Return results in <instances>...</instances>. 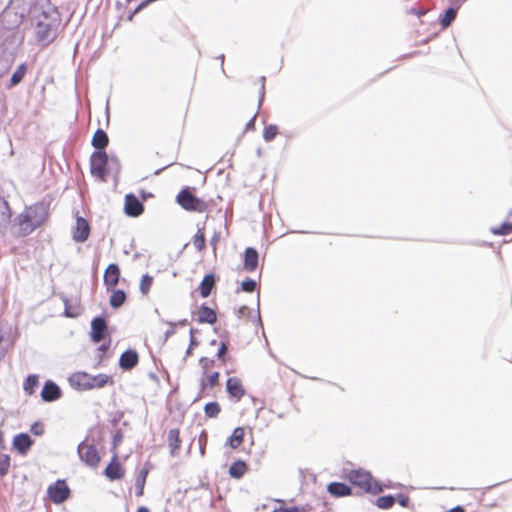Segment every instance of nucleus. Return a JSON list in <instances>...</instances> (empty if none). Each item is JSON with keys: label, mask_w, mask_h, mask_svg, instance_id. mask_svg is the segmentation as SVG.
Returning a JSON list of instances; mask_svg holds the SVG:
<instances>
[{"label": "nucleus", "mask_w": 512, "mask_h": 512, "mask_svg": "<svg viewBox=\"0 0 512 512\" xmlns=\"http://www.w3.org/2000/svg\"><path fill=\"white\" fill-rule=\"evenodd\" d=\"M61 15L56 6L49 11H42L35 24V39L43 47L50 45L57 37Z\"/></svg>", "instance_id": "f257e3e1"}, {"label": "nucleus", "mask_w": 512, "mask_h": 512, "mask_svg": "<svg viewBox=\"0 0 512 512\" xmlns=\"http://www.w3.org/2000/svg\"><path fill=\"white\" fill-rule=\"evenodd\" d=\"M68 382L70 386L77 391H88L92 389H100L106 385H113L114 380L111 375L99 373L97 375H90L85 371L72 373Z\"/></svg>", "instance_id": "f03ea898"}, {"label": "nucleus", "mask_w": 512, "mask_h": 512, "mask_svg": "<svg viewBox=\"0 0 512 512\" xmlns=\"http://www.w3.org/2000/svg\"><path fill=\"white\" fill-rule=\"evenodd\" d=\"M192 187H183L176 195L177 204L189 212L203 213L208 209L207 203L193 193Z\"/></svg>", "instance_id": "7ed1b4c3"}, {"label": "nucleus", "mask_w": 512, "mask_h": 512, "mask_svg": "<svg viewBox=\"0 0 512 512\" xmlns=\"http://www.w3.org/2000/svg\"><path fill=\"white\" fill-rule=\"evenodd\" d=\"M110 156L111 153L107 151H93L90 155V173L102 182H106L110 175Z\"/></svg>", "instance_id": "20e7f679"}, {"label": "nucleus", "mask_w": 512, "mask_h": 512, "mask_svg": "<svg viewBox=\"0 0 512 512\" xmlns=\"http://www.w3.org/2000/svg\"><path fill=\"white\" fill-rule=\"evenodd\" d=\"M27 17L22 15L10 5H6L0 13V24L2 31L19 30V27Z\"/></svg>", "instance_id": "39448f33"}, {"label": "nucleus", "mask_w": 512, "mask_h": 512, "mask_svg": "<svg viewBox=\"0 0 512 512\" xmlns=\"http://www.w3.org/2000/svg\"><path fill=\"white\" fill-rule=\"evenodd\" d=\"M28 213L30 214L31 218L34 220V224L31 226H27L23 233L24 235L31 234L34 230H36L38 227L43 225V223L46 221L48 217L49 207L48 204L44 202H37L29 207L25 208Z\"/></svg>", "instance_id": "423d86ee"}, {"label": "nucleus", "mask_w": 512, "mask_h": 512, "mask_svg": "<svg viewBox=\"0 0 512 512\" xmlns=\"http://www.w3.org/2000/svg\"><path fill=\"white\" fill-rule=\"evenodd\" d=\"M71 496V489L65 479H57L47 488V497L56 504H62Z\"/></svg>", "instance_id": "0eeeda50"}, {"label": "nucleus", "mask_w": 512, "mask_h": 512, "mask_svg": "<svg viewBox=\"0 0 512 512\" xmlns=\"http://www.w3.org/2000/svg\"><path fill=\"white\" fill-rule=\"evenodd\" d=\"M124 213L131 218H137L144 212V204L132 192L127 193L124 198Z\"/></svg>", "instance_id": "6e6552de"}, {"label": "nucleus", "mask_w": 512, "mask_h": 512, "mask_svg": "<svg viewBox=\"0 0 512 512\" xmlns=\"http://www.w3.org/2000/svg\"><path fill=\"white\" fill-rule=\"evenodd\" d=\"M108 329V323L103 315H98L90 323V339L93 343H100Z\"/></svg>", "instance_id": "1a4fd4ad"}, {"label": "nucleus", "mask_w": 512, "mask_h": 512, "mask_svg": "<svg viewBox=\"0 0 512 512\" xmlns=\"http://www.w3.org/2000/svg\"><path fill=\"white\" fill-rule=\"evenodd\" d=\"M34 444L35 440L26 432H20L12 439V449L21 456H26Z\"/></svg>", "instance_id": "9d476101"}, {"label": "nucleus", "mask_w": 512, "mask_h": 512, "mask_svg": "<svg viewBox=\"0 0 512 512\" xmlns=\"http://www.w3.org/2000/svg\"><path fill=\"white\" fill-rule=\"evenodd\" d=\"M2 42L0 45H4L6 49H10L14 51V54L17 55L18 48L22 45L24 41V34L19 30L14 31H2L1 30Z\"/></svg>", "instance_id": "9b49d317"}, {"label": "nucleus", "mask_w": 512, "mask_h": 512, "mask_svg": "<svg viewBox=\"0 0 512 512\" xmlns=\"http://www.w3.org/2000/svg\"><path fill=\"white\" fill-rule=\"evenodd\" d=\"M40 396L43 402L52 403L62 397V390L55 381L48 379L43 384Z\"/></svg>", "instance_id": "f8f14e48"}, {"label": "nucleus", "mask_w": 512, "mask_h": 512, "mask_svg": "<svg viewBox=\"0 0 512 512\" xmlns=\"http://www.w3.org/2000/svg\"><path fill=\"white\" fill-rule=\"evenodd\" d=\"M103 474L110 481L121 480L125 476V470L118 460L116 452H113L110 462L105 467Z\"/></svg>", "instance_id": "ddd939ff"}, {"label": "nucleus", "mask_w": 512, "mask_h": 512, "mask_svg": "<svg viewBox=\"0 0 512 512\" xmlns=\"http://www.w3.org/2000/svg\"><path fill=\"white\" fill-rule=\"evenodd\" d=\"M371 478V472L363 468L352 469L348 474L349 482L352 485L361 488L364 492L367 488V485H369Z\"/></svg>", "instance_id": "4468645a"}, {"label": "nucleus", "mask_w": 512, "mask_h": 512, "mask_svg": "<svg viewBox=\"0 0 512 512\" xmlns=\"http://www.w3.org/2000/svg\"><path fill=\"white\" fill-rule=\"evenodd\" d=\"M139 363V354L133 348L123 351L119 357L118 365L122 371H130Z\"/></svg>", "instance_id": "2eb2a0df"}, {"label": "nucleus", "mask_w": 512, "mask_h": 512, "mask_svg": "<svg viewBox=\"0 0 512 512\" xmlns=\"http://www.w3.org/2000/svg\"><path fill=\"white\" fill-rule=\"evenodd\" d=\"M121 276L120 267L117 263H110L104 271L103 284L107 291L113 290L118 284Z\"/></svg>", "instance_id": "dca6fc26"}, {"label": "nucleus", "mask_w": 512, "mask_h": 512, "mask_svg": "<svg viewBox=\"0 0 512 512\" xmlns=\"http://www.w3.org/2000/svg\"><path fill=\"white\" fill-rule=\"evenodd\" d=\"M90 235V224L82 216L76 217V225L73 229L72 238L77 243L85 242Z\"/></svg>", "instance_id": "f3484780"}, {"label": "nucleus", "mask_w": 512, "mask_h": 512, "mask_svg": "<svg viewBox=\"0 0 512 512\" xmlns=\"http://www.w3.org/2000/svg\"><path fill=\"white\" fill-rule=\"evenodd\" d=\"M226 392L230 399L238 402L245 395L246 390L238 377H229L226 381Z\"/></svg>", "instance_id": "a211bd4d"}, {"label": "nucleus", "mask_w": 512, "mask_h": 512, "mask_svg": "<svg viewBox=\"0 0 512 512\" xmlns=\"http://www.w3.org/2000/svg\"><path fill=\"white\" fill-rule=\"evenodd\" d=\"M259 264V253L254 247H247L243 253V269L254 272Z\"/></svg>", "instance_id": "6ab92c4d"}, {"label": "nucleus", "mask_w": 512, "mask_h": 512, "mask_svg": "<svg viewBox=\"0 0 512 512\" xmlns=\"http://www.w3.org/2000/svg\"><path fill=\"white\" fill-rule=\"evenodd\" d=\"M16 59L13 50L6 49L4 45H0V78H2L12 67Z\"/></svg>", "instance_id": "aec40b11"}, {"label": "nucleus", "mask_w": 512, "mask_h": 512, "mask_svg": "<svg viewBox=\"0 0 512 512\" xmlns=\"http://www.w3.org/2000/svg\"><path fill=\"white\" fill-rule=\"evenodd\" d=\"M459 9L460 5L452 4L439 15L438 21L442 30H445L452 25L457 18Z\"/></svg>", "instance_id": "412c9836"}, {"label": "nucleus", "mask_w": 512, "mask_h": 512, "mask_svg": "<svg viewBox=\"0 0 512 512\" xmlns=\"http://www.w3.org/2000/svg\"><path fill=\"white\" fill-rule=\"evenodd\" d=\"M216 275L212 272H209L204 275L202 281L198 286L199 294L202 298H207L210 296L213 288L216 286Z\"/></svg>", "instance_id": "4be33fe9"}, {"label": "nucleus", "mask_w": 512, "mask_h": 512, "mask_svg": "<svg viewBox=\"0 0 512 512\" xmlns=\"http://www.w3.org/2000/svg\"><path fill=\"white\" fill-rule=\"evenodd\" d=\"M27 70H28V64L27 62H22L21 64H19L16 68V70L12 73L10 79L5 83V88L7 90H10L14 87H16L17 85H19L26 73H27Z\"/></svg>", "instance_id": "5701e85b"}, {"label": "nucleus", "mask_w": 512, "mask_h": 512, "mask_svg": "<svg viewBox=\"0 0 512 512\" xmlns=\"http://www.w3.org/2000/svg\"><path fill=\"white\" fill-rule=\"evenodd\" d=\"M327 492L333 497L340 498L351 495L352 488L344 482L333 481L327 485Z\"/></svg>", "instance_id": "b1692460"}, {"label": "nucleus", "mask_w": 512, "mask_h": 512, "mask_svg": "<svg viewBox=\"0 0 512 512\" xmlns=\"http://www.w3.org/2000/svg\"><path fill=\"white\" fill-rule=\"evenodd\" d=\"M217 321V314L215 310L209 307L206 303H202L199 306V312L197 322L200 324H211L213 325Z\"/></svg>", "instance_id": "393cba45"}, {"label": "nucleus", "mask_w": 512, "mask_h": 512, "mask_svg": "<svg viewBox=\"0 0 512 512\" xmlns=\"http://www.w3.org/2000/svg\"><path fill=\"white\" fill-rule=\"evenodd\" d=\"M80 459L87 466L96 468L100 462V455L96 446L94 444L88 445L85 453L80 452Z\"/></svg>", "instance_id": "a878e982"}, {"label": "nucleus", "mask_w": 512, "mask_h": 512, "mask_svg": "<svg viewBox=\"0 0 512 512\" xmlns=\"http://www.w3.org/2000/svg\"><path fill=\"white\" fill-rule=\"evenodd\" d=\"M37 3L38 0H10L8 5L20 12L22 15L28 17L35 9Z\"/></svg>", "instance_id": "bb28decb"}, {"label": "nucleus", "mask_w": 512, "mask_h": 512, "mask_svg": "<svg viewBox=\"0 0 512 512\" xmlns=\"http://www.w3.org/2000/svg\"><path fill=\"white\" fill-rule=\"evenodd\" d=\"M108 144V134L101 128L96 129L91 139V145L94 148V151H106Z\"/></svg>", "instance_id": "cd10ccee"}, {"label": "nucleus", "mask_w": 512, "mask_h": 512, "mask_svg": "<svg viewBox=\"0 0 512 512\" xmlns=\"http://www.w3.org/2000/svg\"><path fill=\"white\" fill-rule=\"evenodd\" d=\"M61 299L64 304L63 315L67 318H77L82 313V307L77 301L72 302L67 296L62 295Z\"/></svg>", "instance_id": "c85d7f7f"}, {"label": "nucleus", "mask_w": 512, "mask_h": 512, "mask_svg": "<svg viewBox=\"0 0 512 512\" xmlns=\"http://www.w3.org/2000/svg\"><path fill=\"white\" fill-rule=\"evenodd\" d=\"M149 466L150 463L147 462L142 469L139 470L136 479H135V488H136V496L140 497L144 493V487L146 484V479L149 474Z\"/></svg>", "instance_id": "c756f323"}, {"label": "nucleus", "mask_w": 512, "mask_h": 512, "mask_svg": "<svg viewBox=\"0 0 512 512\" xmlns=\"http://www.w3.org/2000/svg\"><path fill=\"white\" fill-rule=\"evenodd\" d=\"M489 231L496 236H506L512 233V210L509 211L507 220L503 221L499 226L490 227Z\"/></svg>", "instance_id": "7c9ffc66"}, {"label": "nucleus", "mask_w": 512, "mask_h": 512, "mask_svg": "<svg viewBox=\"0 0 512 512\" xmlns=\"http://www.w3.org/2000/svg\"><path fill=\"white\" fill-rule=\"evenodd\" d=\"M180 431L178 428L170 429L168 432V445L170 448V454L175 457L178 454V450L181 447Z\"/></svg>", "instance_id": "2f4dec72"}, {"label": "nucleus", "mask_w": 512, "mask_h": 512, "mask_svg": "<svg viewBox=\"0 0 512 512\" xmlns=\"http://www.w3.org/2000/svg\"><path fill=\"white\" fill-rule=\"evenodd\" d=\"M247 469L248 467L245 461L236 459L229 466L228 473L233 479H241L245 475Z\"/></svg>", "instance_id": "473e14b6"}, {"label": "nucleus", "mask_w": 512, "mask_h": 512, "mask_svg": "<svg viewBox=\"0 0 512 512\" xmlns=\"http://www.w3.org/2000/svg\"><path fill=\"white\" fill-rule=\"evenodd\" d=\"M14 222L19 226L18 236L21 237L26 236L23 234L25 232L24 229L27 226H31L34 224V220L31 218L30 214L26 209L15 218Z\"/></svg>", "instance_id": "72a5a7b5"}, {"label": "nucleus", "mask_w": 512, "mask_h": 512, "mask_svg": "<svg viewBox=\"0 0 512 512\" xmlns=\"http://www.w3.org/2000/svg\"><path fill=\"white\" fill-rule=\"evenodd\" d=\"M244 440V428L236 427L232 431L231 435L227 438L225 445L232 449H236L241 445Z\"/></svg>", "instance_id": "f704fd0d"}, {"label": "nucleus", "mask_w": 512, "mask_h": 512, "mask_svg": "<svg viewBox=\"0 0 512 512\" xmlns=\"http://www.w3.org/2000/svg\"><path fill=\"white\" fill-rule=\"evenodd\" d=\"M127 294L123 289L112 290L109 298V304L113 309H119L126 302Z\"/></svg>", "instance_id": "c9c22d12"}, {"label": "nucleus", "mask_w": 512, "mask_h": 512, "mask_svg": "<svg viewBox=\"0 0 512 512\" xmlns=\"http://www.w3.org/2000/svg\"><path fill=\"white\" fill-rule=\"evenodd\" d=\"M11 210L8 201L0 196V232L10 222Z\"/></svg>", "instance_id": "e433bc0d"}, {"label": "nucleus", "mask_w": 512, "mask_h": 512, "mask_svg": "<svg viewBox=\"0 0 512 512\" xmlns=\"http://www.w3.org/2000/svg\"><path fill=\"white\" fill-rule=\"evenodd\" d=\"M39 385V377L37 374H29L25 379H24V382H23V390L24 392L29 395V396H32L35 391H36V388L38 387Z\"/></svg>", "instance_id": "4c0bfd02"}, {"label": "nucleus", "mask_w": 512, "mask_h": 512, "mask_svg": "<svg viewBox=\"0 0 512 512\" xmlns=\"http://www.w3.org/2000/svg\"><path fill=\"white\" fill-rule=\"evenodd\" d=\"M220 373L218 371L212 372L210 375H204L200 380L201 391H204L207 387H214L219 382Z\"/></svg>", "instance_id": "58836bf2"}, {"label": "nucleus", "mask_w": 512, "mask_h": 512, "mask_svg": "<svg viewBox=\"0 0 512 512\" xmlns=\"http://www.w3.org/2000/svg\"><path fill=\"white\" fill-rule=\"evenodd\" d=\"M395 503V496L393 494H387L383 496H379L374 504L382 510L390 509Z\"/></svg>", "instance_id": "ea45409f"}, {"label": "nucleus", "mask_w": 512, "mask_h": 512, "mask_svg": "<svg viewBox=\"0 0 512 512\" xmlns=\"http://www.w3.org/2000/svg\"><path fill=\"white\" fill-rule=\"evenodd\" d=\"M391 486L384 485V483L376 480L373 476L369 482V485H367V488L365 490L366 493L377 495L384 491L385 488H390Z\"/></svg>", "instance_id": "a19ab883"}, {"label": "nucleus", "mask_w": 512, "mask_h": 512, "mask_svg": "<svg viewBox=\"0 0 512 512\" xmlns=\"http://www.w3.org/2000/svg\"><path fill=\"white\" fill-rule=\"evenodd\" d=\"M220 412L221 407L217 401H210L204 406V414L208 418H216Z\"/></svg>", "instance_id": "79ce46f5"}, {"label": "nucleus", "mask_w": 512, "mask_h": 512, "mask_svg": "<svg viewBox=\"0 0 512 512\" xmlns=\"http://www.w3.org/2000/svg\"><path fill=\"white\" fill-rule=\"evenodd\" d=\"M203 229L204 227H198V230L193 237V244L198 252L203 251L206 247V238Z\"/></svg>", "instance_id": "37998d69"}, {"label": "nucleus", "mask_w": 512, "mask_h": 512, "mask_svg": "<svg viewBox=\"0 0 512 512\" xmlns=\"http://www.w3.org/2000/svg\"><path fill=\"white\" fill-rule=\"evenodd\" d=\"M153 280H154L153 277L148 273H145L142 275L141 280H140L139 290L143 295H147L150 292V289L153 284Z\"/></svg>", "instance_id": "c03bdc74"}, {"label": "nucleus", "mask_w": 512, "mask_h": 512, "mask_svg": "<svg viewBox=\"0 0 512 512\" xmlns=\"http://www.w3.org/2000/svg\"><path fill=\"white\" fill-rule=\"evenodd\" d=\"M109 169H110V174L113 173L114 174V179L117 180L118 176L120 174V171H121V163H120V160H119V158L117 157V155L115 153H111L110 162H109Z\"/></svg>", "instance_id": "a18cd8bd"}, {"label": "nucleus", "mask_w": 512, "mask_h": 512, "mask_svg": "<svg viewBox=\"0 0 512 512\" xmlns=\"http://www.w3.org/2000/svg\"><path fill=\"white\" fill-rule=\"evenodd\" d=\"M278 133V126L276 124H269L264 127L263 139L266 142H271L275 139Z\"/></svg>", "instance_id": "49530a36"}, {"label": "nucleus", "mask_w": 512, "mask_h": 512, "mask_svg": "<svg viewBox=\"0 0 512 512\" xmlns=\"http://www.w3.org/2000/svg\"><path fill=\"white\" fill-rule=\"evenodd\" d=\"M228 349H229V343L227 341H220L216 356L222 362L223 365H225L227 363Z\"/></svg>", "instance_id": "de8ad7c7"}, {"label": "nucleus", "mask_w": 512, "mask_h": 512, "mask_svg": "<svg viewBox=\"0 0 512 512\" xmlns=\"http://www.w3.org/2000/svg\"><path fill=\"white\" fill-rule=\"evenodd\" d=\"M11 458L8 454H0V477L7 475L10 468Z\"/></svg>", "instance_id": "09e8293b"}, {"label": "nucleus", "mask_w": 512, "mask_h": 512, "mask_svg": "<svg viewBox=\"0 0 512 512\" xmlns=\"http://www.w3.org/2000/svg\"><path fill=\"white\" fill-rule=\"evenodd\" d=\"M257 288V282L256 280L250 278V277H246L242 282H241V290L244 291V292H247V293H252L253 291H255Z\"/></svg>", "instance_id": "8fccbe9b"}, {"label": "nucleus", "mask_w": 512, "mask_h": 512, "mask_svg": "<svg viewBox=\"0 0 512 512\" xmlns=\"http://www.w3.org/2000/svg\"><path fill=\"white\" fill-rule=\"evenodd\" d=\"M272 512H306V508L298 505L291 507L279 506L274 508Z\"/></svg>", "instance_id": "3c124183"}, {"label": "nucleus", "mask_w": 512, "mask_h": 512, "mask_svg": "<svg viewBox=\"0 0 512 512\" xmlns=\"http://www.w3.org/2000/svg\"><path fill=\"white\" fill-rule=\"evenodd\" d=\"M199 365L203 370V375H206L207 370L215 365V360L202 356L199 359Z\"/></svg>", "instance_id": "603ef678"}, {"label": "nucleus", "mask_w": 512, "mask_h": 512, "mask_svg": "<svg viewBox=\"0 0 512 512\" xmlns=\"http://www.w3.org/2000/svg\"><path fill=\"white\" fill-rule=\"evenodd\" d=\"M30 432L35 436H42L45 432L44 424L41 421H35L30 426Z\"/></svg>", "instance_id": "864d4df0"}, {"label": "nucleus", "mask_w": 512, "mask_h": 512, "mask_svg": "<svg viewBox=\"0 0 512 512\" xmlns=\"http://www.w3.org/2000/svg\"><path fill=\"white\" fill-rule=\"evenodd\" d=\"M395 496V501L403 507V508H409L410 507V498L408 495L403 493H398Z\"/></svg>", "instance_id": "5fc2aeb1"}, {"label": "nucleus", "mask_w": 512, "mask_h": 512, "mask_svg": "<svg viewBox=\"0 0 512 512\" xmlns=\"http://www.w3.org/2000/svg\"><path fill=\"white\" fill-rule=\"evenodd\" d=\"M122 439H123V432L118 429L114 434H113V437H112V450L113 452H116V449L117 447L120 445V443L122 442Z\"/></svg>", "instance_id": "6e6d98bb"}, {"label": "nucleus", "mask_w": 512, "mask_h": 512, "mask_svg": "<svg viewBox=\"0 0 512 512\" xmlns=\"http://www.w3.org/2000/svg\"><path fill=\"white\" fill-rule=\"evenodd\" d=\"M163 323H166L168 324L170 327L169 329H167L165 332H164V342H166L171 336H173L176 332V323L175 322H172V321H164V320H161Z\"/></svg>", "instance_id": "4d7b16f0"}, {"label": "nucleus", "mask_w": 512, "mask_h": 512, "mask_svg": "<svg viewBox=\"0 0 512 512\" xmlns=\"http://www.w3.org/2000/svg\"><path fill=\"white\" fill-rule=\"evenodd\" d=\"M251 313H252L251 309L249 307H247L246 305L239 307L236 311V315L238 318H244V317L249 318L251 316Z\"/></svg>", "instance_id": "13d9d810"}, {"label": "nucleus", "mask_w": 512, "mask_h": 512, "mask_svg": "<svg viewBox=\"0 0 512 512\" xmlns=\"http://www.w3.org/2000/svg\"><path fill=\"white\" fill-rule=\"evenodd\" d=\"M261 87L259 91L258 107L261 106L265 98V76L260 77Z\"/></svg>", "instance_id": "bf43d9fd"}, {"label": "nucleus", "mask_w": 512, "mask_h": 512, "mask_svg": "<svg viewBox=\"0 0 512 512\" xmlns=\"http://www.w3.org/2000/svg\"><path fill=\"white\" fill-rule=\"evenodd\" d=\"M198 333V330L196 328H191L189 330V344L190 346H196L198 347L200 342L199 340H197V338L195 337V334Z\"/></svg>", "instance_id": "052dcab7"}, {"label": "nucleus", "mask_w": 512, "mask_h": 512, "mask_svg": "<svg viewBox=\"0 0 512 512\" xmlns=\"http://www.w3.org/2000/svg\"><path fill=\"white\" fill-rule=\"evenodd\" d=\"M260 294L258 293V297H257V311H256V316L253 320V323L256 324V326H259L261 328H263V325H262V321H261V315H260Z\"/></svg>", "instance_id": "680f3d73"}, {"label": "nucleus", "mask_w": 512, "mask_h": 512, "mask_svg": "<svg viewBox=\"0 0 512 512\" xmlns=\"http://www.w3.org/2000/svg\"><path fill=\"white\" fill-rule=\"evenodd\" d=\"M409 14L416 15L417 17H422L427 13V10L424 8L411 7L408 10Z\"/></svg>", "instance_id": "e2e57ef3"}, {"label": "nucleus", "mask_w": 512, "mask_h": 512, "mask_svg": "<svg viewBox=\"0 0 512 512\" xmlns=\"http://www.w3.org/2000/svg\"><path fill=\"white\" fill-rule=\"evenodd\" d=\"M151 4L148 0H142L132 11L136 14L147 8Z\"/></svg>", "instance_id": "0e129e2a"}, {"label": "nucleus", "mask_w": 512, "mask_h": 512, "mask_svg": "<svg viewBox=\"0 0 512 512\" xmlns=\"http://www.w3.org/2000/svg\"><path fill=\"white\" fill-rule=\"evenodd\" d=\"M151 4L148 0H142L132 11L136 14L147 8Z\"/></svg>", "instance_id": "69168bd1"}, {"label": "nucleus", "mask_w": 512, "mask_h": 512, "mask_svg": "<svg viewBox=\"0 0 512 512\" xmlns=\"http://www.w3.org/2000/svg\"><path fill=\"white\" fill-rule=\"evenodd\" d=\"M257 116V112L253 115V117L246 123L245 131H250L255 129V119Z\"/></svg>", "instance_id": "338daca9"}, {"label": "nucleus", "mask_w": 512, "mask_h": 512, "mask_svg": "<svg viewBox=\"0 0 512 512\" xmlns=\"http://www.w3.org/2000/svg\"><path fill=\"white\" fill-rule=\"evenodd\" d=\"M110 344H111V338L108 337L107 342H103L102 344L99 345L98 351H100L102 354L106 353V351L110 348Z\"/></svg>", "instance_id": "774afa93"}]
</instances>
